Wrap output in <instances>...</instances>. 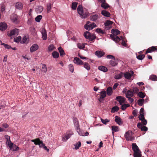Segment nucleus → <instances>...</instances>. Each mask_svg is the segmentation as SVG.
<instances>
[{
	"label": "nucleus",
	"mask_w": 157,
	"mask_h": 157,
	"mask_svg": "<svg viewBox=\"0 0 157 157\" xmlns=\"http://www.w3.org/2000/svg\"><path fill=\"white\" fill-rule=\"evenodd\" d=\"M134 91H132V90H128L127 92L126 93V97L127 98L128 97H132L134 95Z\"/></svg>",
	"instance_id": "2eb2a0df"
},
{
	"label": "nucleus",
	"mask_w": 157,
	"mask_h": 157,
	"mask_svg": "<svg viewBox=\"0 0 157 157\" xmlns=\"http://www.w3.org/2000/svg\"><path fill=\"white\" fill-rule=\"evenodd\" d=\"M137 126L138 128L140 129L142 131H147L148 130V128L145 126H143L140 122L138 123Z\"/></svg>",
	"instance_id": "9b49d317"
},
{
	"label": "nucleus",
	"mask_w": 157,
	"mask_h": 157,
	"mask_svg": "<svg viewBox=\"0 0 157 157\" xmlns=\"http://www.w3.org/2000/svg\"><path fill=\"white\" fill-rule=\"evenodd\" d=\"M8 145L10 150L13 151H17L18 150V147L15 144H13L12 142H11L10 144H9Z\"/></svg>",
	"instance_id": "6e6552de"
},
{
	"label": "nucleus",
	"mask_w": 157,
	"mask_h": 157,
	"mask_svg": "<svg viewBox=\"0 0 157 157\" xmlns=\"http://www.w3.org/2000/svg\"><path fill=\"white\" fill-rule=\"evenodd\" d=\"M137 110L136 109H135L133 111L132 114L134 115V116L136 117L137 115Z\"/></svg>",
	"instance_id": "69168bd1"
},
{
	"label": "nucleus",
	"mask_w": 157,
	"mask_h": 157,
	"mask_svg": "<svg viewBox=\"0 0 157 157\" xmlns=\"http://www.w3.org/2000/svg\"><path fill=\"white\" fill-rule=\"evenodd\" d=\"M73 61L75 63L78 65H81L83 64L82 61L77 57L74 58Z\"/></svg>",
	"instance_id": "9d476101"
},
{
	"label": "nucleus",
	"mask_w": 157,
	"mask_h": 157,
	"mask_svg": "<svg viewBox=\"0 0 157 157\" xmlns=\"http://www.w3.org/2000/svg\"><path fill=\"white\" fill-rule=\"evenodd\" d=\"M144 99H139L138 101V103L140 106H142L144 103Z\"/></svg>",
	"instance_id": "a19ab883"
},
{
	"label": "nucleus",
	"mask_w": 157,
	"mask_h": 157,
	"mask_svg": "<svg viewBox=\"0 0 157 157\" xmlns=\"http://www.w3.org/2000/svg\"><path fill=\"white\" fill-rule=\"evenodd\" d=\"M132 91H134V93H135L136 94L138 93L139 91V89L137 88H134L132 90Z\"/></svg>",
	"instance_id": "680f3d73"
},
{
	"label": "nucleus",
	"mask_w": 157,
	"mask_h": 157,
	"mask_svg": "<svg viewBox=\"0 0 157 157\" xmlns=\"http://www.w3.org/2000/svg\"><path fill=\"white\" fill-rule=\"evenodd\" d=\"M96 32L100 34H103L105 33V32L99 28L96 29Z\"/></svg>",
	"instance_id": "49530a36"
},
{
	"label": "nucleus",
	"mask_w": 157,
	"mask_h": 157,
	"mask_svg": "<svg viewBox=\"0 0 157 157\" xmlns=\"http://www.w3.org/2000/svg\"><path fill=\"white\" fill-rule=\"evenodd\" d=\"M110 64L112 66L114 67L117 65V63L116 61H115V59H114L113 60H111L110 61Z\"/></svg>",
	"instance_id": "f704fd0d"
},
{
	"label": "nucleus",
	"mask_w": 157,
	"mask_h": 157,
	"mask_svg": "<svg viewBox=\"0 0 157 157\" xmlns=\"http://www.w3.org/2000/svg\"><path fill=\"white\" fill-rule=\"evenodd\" d=\"M83 64H84V67L87 70H89L90 69V65L88 63L85 62Z\"/></svg>",
	"instance_id": "e433bc0d"
},
{
	"label": "nucleus",
	"mask_w": 157,
	"mask_h": 157,
	"mask_svg": "<svg viewBox=\"0 0 157 157\" xmlns=\"http://www.w3.org/2000/svg\"><path fill=\"white\" fill-rule=\"evenodd\" d=\"M21 39V36H19L17 37L14 38V41L18 43L19 42Z\"/></svg>",
	"instance_id": "603ef678"
},
{
	"label": "nucleus",
	"mask_w": 157,
	"mask_h": 157,
	"mask_svg": "<svg viewBox=\"0 0 157 157\" xmlns=\"http://www.w3.org/2000/svg\"><path fill=\"white\" fill-rule=\"evenodd\" d=\"M129 106L130 105L129 104H122V105H121V109L122 110H124Z\"/></svg>",
	"instance_id": "8fccbe9b"
},
{
	"label": "nucleus",
	"mask_w": 157,
	"mask_h": 157,
	"mask_svg": "<svg viewBox=\"0 0 157 157\" xmlns=\"http://www.w3.org/2000/svg\"><path fill=\"white\" fill-rule=\"evenodd\" d=\"M98 68L99 70L104 72H106L108 70V69L106 67L102 66H99Z\"/></svg>",
	"instance_id": "393cba45"
},
{
	"label": "nucleus",
	"mask_w": 157,
	"mask_h": 157,
	"mask_svg": "<svg viewBox=\"0 0 157 157\" xmlns=\"http://www.w3.org/2000/svg\"><path fill=\"white\" fill-rule=\"evenodd\" d=\"M150 78L153 81H157V77L155 75H152L150 76Z\"/></svg>",
	"instance_id": "37998d69"
},
{
	"label": "nucleus",
	"mask_w": 157,
	"mask_h": 157,
	"mask_svg": "<svg viewBox=\"0 0 157 157\" xmlns=\"http://www.w3.org/2000/svg\"><path fill=\"white\" fill-rule=\"evenodd\" d=\"M138 117L139 119L141 121H143V120L145 119L144 114H140Z\"/></svg>",
	"instance_id": "13d9d810"
},
{
	"label": "nucleus",
	"mask_w": 157,
	"mask_h": 157,
	"mask_svg": "<svg viewBox=\"0 0 157 157\" xmlns=\"http://www.w3.org/2000/svg\"><path fill=\"white\" fill-rule=\"evenodd\" d=\"M106 94L108 96H111L113 93V90L112 87H108L106 90Z\"/></svg>",
	"instance_id": "b1692460"
},
{
	"label": "nucleus",
	"mask_w": 157,
	"mask_h": 157,
	"mask_svg": "<svg viewBox=\"0 0 157 157\" xmlns=\"http://www.w3.org/2000/svg\"><path fill=\"white\" fill-rule=\"evenodd\" d=\"M77 3L76 2H72V9L73 10H75L76 9Z\"/></svg>",
	"instance_id": "58836bf2"
},
{
	"label": "nucleus",
	"mask_w": 157,
	"mask_h": 157,
	"mask_svg": "<svg viewBox=\"0 0 157 157\" xmlns=\"http://www.w3.org/2000/svg\"><path fill=\"white\" fill-rule=\"evenodd\" d=\"M42 18V16L41 15H39L37 16L35 18V21L37 22H39Z\"/></svg>",
	"instance_id": "09e8293b"
},
{
	"label": "nucleus",
	"mask_w": 157,
	"mask_h": 157,
	"mask_svg": "<svg viewBox=\"0 0 157 157\" xmlns=\"http://www.w3.org/2000/svg\"><path fill=\"white\" fill-rule=\"evenodd\" d=\"M128 98V100L129 101V102L130 103H132L133 101V99L132 98H131V97H128V98Z\"/></svg>",
	"instance_id": "774afa93"
},
{
	"label": "nucleus",
	"mask_w": 157,
	"mask_h": 157,
	"mask_svg": "<svg viewBox=\"0 0 157 157\" xmlns=\"http://www.w3.org/2000/svg\"><path fill=\"white\" fill-rule=\"evenodd\" d=\"M145 57V55L144 54H140L138 56H136L137 58L140 60H142Z\"/></svg>",
	"instance_id": "c9c22d12"
},
{
	"label": "nucleus",
	"mask_w": 157,
	"mask_h": 157,
	"mask_svg": "<svg viewBox=\"0 0 157 157\" xmlns=\"http://www.w3.org/2000/svg\"><path fill=\"white\" fill-rule=\"evenodd\" d=\"M77 11L78 13L82 18H86L88 15L89 13L86 10V11L83 10L82 6L79 5L77 8Z\"/></svg>",
	"instance_id": "f257e3e1"
},
{
	"label": "nucleus",
	"mask_w": 157,
	"mask_h": 157,
	"mask_svg": "<svg viewBox=\"0 0 157 157\" xmlns=\"http://www.w3.org/2000/svg\"><path fill=\"white\" fill-rule=\"evenodd\" d=\"M77 46L78 48L80 49H83L85 47V45L82 44L78 43Z\"/></svg>",
	"instance_id": "6e6d98bb"
},
{
	"label": "nucleus",
	"mask_w": 157,
	"mask_h": 157,
	"mask_svg": "<svg viewBox=\"0 0 157 157\" xmlns=\"http://www.w3.org/2000/svg\"><path fill=\"white\" fill-rule=\"evenodd\" d=\"M101 13L105 17H109L110 16V13L105 10H102L101 12Z\"/></svg>",
	"instance_id": "5701e85b"
},
{
	"label": "nucleus",
	"mask_w": 157,
	"mask_h": 157,
	"mask_svg": "<svg viewBox=\"0 0 157 157\" xmlns=\"http://www.w3.org/2000/svg\"><path fill=\"white\" fill-rule=\"evenodd\" d=\"M101 120L102 123L105 124H106L107 123H108L109 121V120L107 119L104 120L101 118Z\"/></svg>",
	"instance_id": "de8ad7c7"
},
{
	"label": "nucleus",
	"mask_w": 157,
	"mask_h": 157,
	"mask_svg": "<svg viewBox=\"0 0 157 157\" xmlns=\"http://www.w3.org/2000/svg\"><path fill=\"white\" fill-rule=\"evenodd\" d=\"M53 57L55 58H57L59 56V53L57 52H54L52 53Z\"/></svg>",
	"instance_id": "473e14b6"
},
{
	"label": "nucleus",
	"mask_w": 157,
	"mask_h": 157,
	"mask_svg": "<svg viewBox=\"0 0 157 157\" xmlns=\"http://www.w3.org/2000/svg\"><path fill=\"white\" fill-rule=\"evenodd\" d=\"M124 137L127 141H132L135 139V138L133 136L132 132L130 130L126 132L124 134Z\"/></svg>",
	"instance_id": "f03ea898"
},
{
	"label": "nucleus",
	"mask_w": 157,
	"mask_h": 157,
	"mask_svg": "<svg viewBox=\"0 0 157 157\" xmlns=\"http://www.w3.org/2000/svg\"><path fill=\"white\" fill-rule=\"evenodd\" d=\"M73 122L74 125H77V124H79V122L78 121V119L77 118L75 117L74 119Z\"/></svg>",
	"instance_id": "bf43d9fd"
},
{
	"label": "nucleus",
	"mask_w": 157,
	"mask_h": 157,
	"mask_svg": "<svg viewBox=\"0 0 157 157\" xmlns=\"http://www.w3.org/2000/svg\"><path fill=\"white\" fill-rule=\"evenodd\" d=\"M81 143L80 141H78V143H76L74 144L75 146V148L76 149H78L81 147Z\"/></svg>",
	"instance_id": "2f4dec72"
},
{
	"label": "nucleus",
	"mask_w": 157,
	"mask_h": 157,
	"mask_svg": "<svg viewBox=\"0 0 157 157\" xmlns=\"http://www.w3.org/2000/svg\"><path fill=\"white\" fill-rule=\"evenodd\" d=\"M42 37L44 40H46L47 39V32L44 29H43L41 30Z\"/></svg>",
	"instance_id": "dca6fc26"
},
{
	"label": "nucleus",
	"mask_w": 157,
	"mask_h": 157,
	"mask_svg": "<svg viewBox=\"0 0 157 157\" xmlns=\"http://www.w3.org/2000/svg\"><path fill=\"white\" fill-rule=\"evenodd\" d=\"M75 125V127L76 129L77 132L80 130V129L79 128V124H77V125Z\"/></svg>",
	"instance_id": "0e129e2a"
},
{
	"label": "nucleus",
	"mask_w": 157,
	"mask_h": 157,
	"mask_svg": "<svg viewBox=\"0 0 157 157\" xmlns=\"http://www.w3.org/2000/svg\"><path fill=\"white\" fill-rule=\"evenodd\" d=\"M51 8V6L50 3L48 4L47 6V12L48 13L50 11Z\"/></svg>",
	"instance_id": "3c124183"
},
{
	"label": "nucleus",
	"mask_w": 157,
	"mask_h": 157,
	"mask_svg": "<svg viewBox=\"0 0 157 157\" xmlns=\"http://www.w3.org/2000/svg\"><path fill=\"white\" fill-rule=\"evenodd\" d=\"M123 75V73L121 72L119 74L116 75L115 77V78L116 79H120L122 77Z\"/></svg>",
	"instance_id": "bb28decb"
},
{
	"label": "nucleus",
	"mask_w": 157,
	"mask_h": 157,
	"mask_svg": "<svg viewBox=\"0 0 157 157\" xmlns=\"http://www.w3.org/2000/svg\"><path fill=\"white\" fill-rule=\"evenodd\" d=\"M32 142L34 143L36 145H38L40 147H43L45 145L42 140H40L39 138H37L34 140H31Z\"/></svg>",
	"instance_id": "20e7f679"
},
{
	"label": "nucleus",
	"mask_w": 157,
	"mask_h": 157,
	"mask_svg": "<svg viewBox=\"0 0 157 157\" xmlns=\"http://www.w3.org/2000/svg\"><path fill=\"white\" fill-rule=\"evenodd\" d=\"M96 25L94 23H92V24H90L87 27H86V29L88 30H90L92 29L94 27H96Z\"/></svg>",
	"instance_id": "4be33fe9"
},
{
	"label": "nucleus",
	"mask_w": 157,
	"mask_h": 157,
	"mask_svg": "<svg viewBox=\"0 0 157 157\" xmlns=\"http://www.w3.org/2000/svg\"><path fill=\"white\" fill-rule=\"evenodd\" d=\"M100 97L98 99V101L101 102H102V101L106 96V92L105 91L103 90L100 92Z\"/></svg>",
	"instance_id": "39448f33"
},
{
	"label": "nucleus",
	"mask_w": 157,
	"mask_h": 157,
	"mask_svg": "<svg viewBox=\"0 0 157 157\" xmlns=\"http://www.w3.org/2000/svg\"><path fill=\"white\" fill-rule=\"evenodd\" d=\"M141 121L142 122H141V124H143V125H146V124H147V121L145 119H144L143 120V121Z\"/></svg>",
	"instance_id": "e2e57ef3"
},
{
	"label": "nucleus",
	"mask_w": 157,
	"mask_h": 157,
	"mask_svg": "<svg viewBox=\"0 0 157 157\" xmlns=\"http://www.w3.org/2000/svg\"><path fill=\"white\" fill-rule=\"evenodd\" d=\"M84 36L86 38L88 39L90 41H92L94 40L96 38V36L94 34H91L90 33L86 31L84 33Z\"/></svg>",
	"instance_id": "7ed1b4c3"
},
{
	"label": "nucleus",
	"mask_w": 157,
	"mask_h": 157,
	"mask_svg": "<svg viewBox=\"0 0 157 157\" xmlns=\"http://www.w3.org/2000/svg\"><path fill=\"white\" fill-rule=\"evenodd\" d=\"M111 33L113 34V35H116L119 34L120 33V32L117 29H113L111 30Z\"/></svg>",
	"instance_id": "a878e982"
},
{
	"label": "nucleus",
	"mask_w": 157,
	"mask_h": 157,
	"mask_svg": "<svg viewBox=\"0 0 157 157\" xmlns=\"http://www.w3.org/2000/svg\"><path fill=\"white\" fill-rule=\"evenodd\" d=\"M116 99L119 102L120 105H121L124 103L125 98L123 97L118 96L116 97Z\"/></svg>",
	"instance_id": "1a4fd4ad"
},
{
	"label": "nucleus",
	"mask_w": 157,
	"mask_h": 157,
	"mask_svg": "<svg viewBox=\"0 0 157 157\" xmlns=\"http://www.w3.org/2000/svg\"><path fill=\"white\" fill-rule=\"evenodd\" d=\"M5 137L7 140L6 142V144L8 143V144H10V143L11 142L10 140V136L8 135H5Z\"/></svg>",
	"instance_id": "ea45409f"
},
{
	"label": "nucleus",
	"mask_w": 157,
	"mask_h": 157,
	"mask_svg": "<svg viewBox=\"0 0 157 157\" xmlns=\"http://www.w3.org/2000/svg\"><path fill=\"white\" fill-rule=\"evenodd\" d=\"M119 109V108L117 106H114L113 107L112 109V111L113 112H114L116 111H117Z\"/></svg>",
	"instance_id": "4d7b16f0"
},
{
	"label": "nucleus",
	"mask_w": 157,
	"mask_h": 157,
	"mask_svg": "<svg viewBox=\"0 0 157 157\" xmlns=\"http://www.w3.org/2000/svg\"><path fill=\"white\" fill-rule=\"evenodd\" d=\"M95 54L99 57H101L105 54V52L100 51H98L95 52Z\"/></svg>",
	"instance_id": "412c9836"
},
{
	"label": "nucleus",
	"mask_w": 157,
	"mask_h": 157,
	"mask_svg": "<svg viewBox=\"0 0 157 157\" xmlns=\"http://www.w3.org/2000/svg\"><path fill=\"white\" fill-rule=\"evenodd\" d=\"M1 45H4L6 48L10 49L12 48L11 46L5 43H2Z\"/></svg>",
	"instance_id": "5fc2aeb1"
},
{
	"label": "nucleus",
	"mask_w": 157,
	"mask_h": 157,
	"mask_svg": "<svg viewBox=\"0 0 157 157\" xmlns=\"http://www.w3.org/2000/svg\"><path fill=\"white\" fill-rule=\"evenodd\" d=\"M38 46L36 44H33L30 48V51L31 52H33L37 50L38 48Z\"/></svg>",
	"instance_id": "aec40b11"
},
{
	"label": "nucleus",
	"mask_w": 157,
	"mask_h": 157,
	"mask_svg": "<svg viewBox=\"0 0 157 157\" xmlns=\"http://www.w3.org/2000/svg\"><path fill=\"white\" fill-rule=\"evenodd\" d=\"M23 7L22 4L21 3H17L16 4V7L18 9H21Z\"/></svg>",
	"instance_id": "c756f323"
},
{
	"label": "nucleus",
	"mask_w": 157,
	"mask_h": 157,
	"mask_svg": "<svg viewBox=\"0 0 157 157\" xmlns=\"http://www.w3.org/2000/svg\"><path fill=\"white\" fill-rule=\"evenodd\" d=\"M73 132L69 131H68L66 133V135H65L63 137V140L65 141H66L68 139H69L71 136L72 135H73Z\"/></svg>",
	"instance_id": "423d86ee"
},
{
	"label": "nucleus",
	"mask_w": 157,
	"mask_h": 157,
	"mask_svg": "<svg viewBox=\"0 0 157 157\" xmlns=\"http://www.w3.org/2000/svg\"><path fill=\"white\" fill-rule=\"evenodd\" d=\"M110 36L111 39L116 42H119L121 40L120 38L118 36L115 35L111 34Z\"/></svg>",
	"instance_id": "4468645a"
},
{
	"label": "nucleus",
	"mask_w": 157,
	"mask_h": 157,
	"mask_svg": "<svg viewBox=\"0 0 157 157\" xmlns=\"http://www.w3.org/2000/svg\"><path fill=\"white\" fill-rule=\"evenodd\" d=\"M113 23L112 21L108 20L105 23V25L106 27L108 26L109 27H110V26L111 27V25Z\"/></svg>",
	"instance_id": "cd10ccee"
},
{
	"label": "nucleus",
	"mask_w": 157,
	"mask_h": 157,
	"mask_svg": "<svg viewBox=\"0 0 157 157\" xmlns=\"http://www.w3.org/2000/svg\"><path fill=\"white\" fill-rule=\"evenodd\" d=\"M58 50L60 53V55L61 56H63V55L65 54L62 48L61 47H59L58 48Z\"/></svg>",
	"instance_id": "7c9ffc66"
},
{
	"label": "nucleus",
	"mask_w": 157,
	"mask_h": 157,
	"mask_svg": "<svg viewBox=\"0 0 157 157\" xmlns=\"http://www.w3.org/2000/svg\"><path fill=\"white\" fill-rule=\"evenodd\" d=\"M41 71L42 72L44 73H46L47 71V68L46 67V65L43 64V66L42 68Z\"/></svg>",
	"instance_id": "c03bdc74"
},
{
	"label": "nucleus",
	"mask_w": 157,
	"mask_h": 157,
	"mask_svg": "<svg viewBox=\"0 0 157 157\" xmlns=\"http://www.w3.org/2000/svg\"><path fill=\"white\" fill-rule=\"evenodd\" d=\"M145 94L142 91L139 92L138 94V96L141 98H143L145 96Z\"/></svg>",
	"instance_id": "72a5a7b5"
},
{
	"label": "nucleus",
	"mask_w": 157,
	"mask_h": 157,
	"mask_svg": "<svg viewBox=\"0 0 157 157\" xmlns=\"http://www.w3.org/2000/svg\"><path fill=\"white\" fill-rule=\"evenodd\" d=\"M7 25L5 23H0V30L2 31H5L7 28Z\"/></svg>",
	"instance_id": "a211bd4d"
},
{
	"label": "nucleus",
	"mask_w": 157,
	"mask_h": 157,
	"mask_svg": "<svg viewBox=\"0 0 157 157\" xmlns=\"http://www.w3.org/2000/svg\"><path fill=\"white\" fill-rule=\"evenodd\" d=\"M134 73L133 71H131V74L128 72H126L124 74L125 78L127 79H129L131 78L132 75Z\"/></svg>",
	"instance_id": "f3484780"
},
{
	"label": "nucleus",
	"mask_w": 157,
	"mask_h": 157,
	"mask_svg": "<svg viewBox=\"0 0 157 157\" xmlns=\"http://www.w3.org/2000/svg\"><path fill=\"white\" fill-rule=\"evenodd\" d=\"M17 16L16 14H13L10 17L11 20L13 22L17 23L18 22Z\"/></svg>",
	"instance_id": "f8f14e48"
},
{
	"label": "nucleus",
	"mask_w": 157,
	"mask_h": 157,
	"mask_svg": "<svg viewBox=\"0 0 157 157\" xmlns=\"http://www.w3.org/2000/svg\"><path fill=\"white\" fill-rule=\"evenodd\" d=\"M19 29L15 28L14 29L12 30L10 33V36H11L13 35H17L19 32Z\"/></svg>",
	"instance_id": "ddd939ff"
},
{
	"label": "nucleus",
	"mask_w": 157,
	"mask_h": 157,
	"mask_svg": "<svg viewBox=\"0 0 157 157\" xmlns=\"http://www.w3.org/2000/svg\"><path fill=\"white\" fill-rule=\"evenodd\" d=\"M32 21H33V19L32 17H30V18H29L28 19V23L29 24H30V25L32 23Z\"/></svg>",
	"instance_id": "338daca9"
},
{
	"label": "nucleus",
	"mask_w": 157,
	"mask_h": 157,
	"mask_svg": "<svg viewBox=\"0 0 157 157\" xmlns=\"http://www.w3.org/2000/svg\"><path fill=\"white\" fill-rule=\"evenodd\" d=\"M101 6L105 9H106L109 7V6L108 4L106 3L104 4H101Z\"/></svg>",
	"instance_id": "4c0bfd02"
},
{
	"label": "nucleus",
	"mask_w": 157,
	"mask_h": 157,
	"mask_svg": "<svg viewBox=\"0 0 157 157\" xmlns=\"http://www.w3.org/2000/svg\"><path fill=\"white\" fill-rule=\"evenodd\" d=\"M69 71L71 72H73L74 70V67L73 66V65L71 64H70L69 65Z\"/></svg>",
	"instance_id": "a18cd8bd"
},
{
	"label": "nucleus",
	"mask_w": 157,
	"mask_h": 157,
	"mask_svg": "<svg viewBox=\"0 0 157 157\" xmlns=\"http://www.w3.org/2000/svg\"><path fill=\"white\" fill-rule=\"evenodd\" d=\"M115 122L120 125H121L123 124V122L121 118L116 116L115 117Z\"/></svg>",
	"instance_id": "6ab92c4d"
},
{
	"label": "nucleus",
	"mask_w": 157,
	"mask_h": 157,
	"mask_svg": "<svg viewBox=\"0 0 157 157\" xmlns=\"http://www.w3.org/2000/svg\"><path fill=\"white\" fill-rule=\"evenodd\" d=\"M98 17V16L97 14H94L90 17V20L93 21L96 20Z\"/></svg>",
	"instance_id": "c85d7f7f"
},
{
	"label": "nucleus",
	"mask_w": 157,
	"mask_h": 157,
	"mask_svg": "<svg viewBox=\"0 0 157 157\" xmlns=\"http://www.w3.org/2000/svg\"><path fill=\"white\" fill-rule=\"evenodd\" d=\"M54 46L53 44H51L48 47V50L49 51H52L54 49Z\"/></svg>",
	"instance_id": "864d4df0"
},
{
	"label": "nucleus",
	"mask_w": 157,
	"mask_h": 157,
	"mask_svg": "<svg viewBox=\"0 0 157 157\" xmlns=\"http://www.w3.org/2000/svg\"><path fill=\"white\" fill-rule=\"evenodd\" d=\"M157 50V46H152L151 47H150L148 48L147 49L146 52H145V54H146L148 53H151L153 52H155Z\"/></svg>",
	"instance_id": "0eeeda50"
},
{
	"label": "nucleus",
	"mask_w": 157,
	"mask_h": 157,
	"mask_svg": "<svg viewBox=\"0 0 157 157\" xmlns=\"http://www.w3.org/2000/svg\"><path fill=\"white\" fill-rule=\"evenodd\" d=\"M106 57L108 59H113L114 60L115 59V58L114 56H113V55H108Z\"/></svg>",
	"instance_id": "052dcab7"
},
{
	"label": "nucleus",
	"mask_w": 157,
	"mask_h": 157,
	"mask_svg": "<svg viewBox=\"0 0 157 157\" xmlns=\"http://www.w3.org/2000/svg\"><path fill=\"white\" fill-rule=\"evenodd\" d=\"M112 130L114 132H118L119 131V129L118 126H112Z\"/></svg>",
	"instance_id": "79ce46f5"
}]
</instances>
